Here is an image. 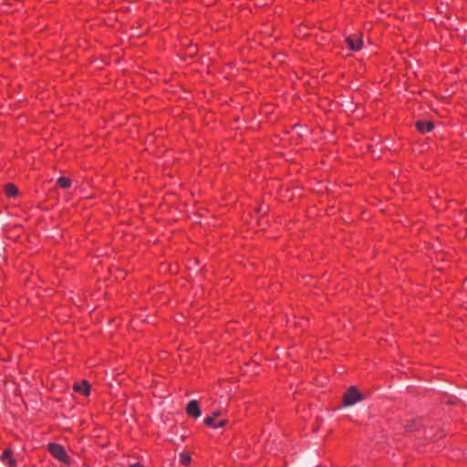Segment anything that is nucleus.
<instances>
[{"label":"nucleus","instance_id":"f257e3e1","mask_svg":"<svg viewBox=\"0 0 467 467\" xmlns=\"http://www.w3.org/2000/svg\"><path fill=\"white\" fill-rule=\"evenodd\" d=\"M364 399L355 387H350L343 397L345 406H352Z\"/></svg>","mask_w":467,"mask_h":467},{"label":"nucleus","instance_id":"f03ea898","mask_svg":"<svg viewBox=\"0 0 467 467\" xmlns=\"http://www.w3.org/2000/svg\"><path fill=\"white\" fill-rule=\"evenodd\" d=\"M48 450H49V452L55 457L57 458L58 461L64 462V463H69V459H68V456L65 451V449L59 445V444H56V443H50L48 444Z\"/></svg>","mask_w":467,"mask_h":467},{"label":"nucleus","instance_id":"7ed1b4c3","mask_svg":"<svg viewBox=\"0 0 467 467\" xmlns=\"http://www.w3.org/2000/svg\"><path fill=\"white\" fill-rule=\"evenodd\" d=\"M348 46L351 50H360L363 46L362 38L359 35H352L347 37Z\"/></svg>","mask_w":467,"mask_h":467},{"label":"nucleus","instance_id":"20e7f679","mask_svg":"<svg viewBox=\"0 0 467 467\" xmlns=\"http://www.w3.org/2000/svg\"><path fill=\"white\" fill-rule=\"evenodd\" d=\"M186 411L190 416L193 418H199L201 416V410L199 409L197 400H191L186 407Z\"/></svg>","mask_w":467,"mask_h":467},{"label":"nucleus","instance_id":"39448f33","mask_svg":"<svg viewBox=\"0 0 467 467\" xmlns=\"http://www.w3.org/2000/svg\"><path fill=\"white\" fill-rule=\"evenodd\" d=\"M418 130L421 133L429 132L433 129V123L431 121L418 120L416 122Z\"/></svg>","mask_w":467,"mask_h":467},{"label":"nucleus","instance_id":"423d86ee","mask_svg":"<svg viewBox=\"0 0 467 467\" xmlns=\"http://www.w3.org/2000/svg\"><path fill=\"white\" fill-rule=\"evenodd\" d=\"M73 389L75 391L82 393L86 396L89 394V385L86 380H82L81 382L74 384Z\"/></svg>","mask_w":467,"mask_h":467},{"label":"nucleus","instance_id":"0eeeda50","mask_svg":"<svg viewBox=\"0 0 467 467\" xmlns=\"http://www.w3.org/2000/svg\"><path fill=\"white\" fill-rule=\"evenodd\" d=\"M12 455V451L11 450L7 449L5 450L3 453H2V456H1V460L4 462L5 460H7L8 461V466L9 467H16V462L15 459H13L11 457Z\"/></svg>","mask_w":467,"mask_h":467},{"label":"nucleus","instance_id":"6e6552de","mask_svg":"<svg viewBox=\"0 0 467 467\" xmlns=\"http://www.w3.org/2000/svg\"><path fill=\"white\" fill-rule=\"evenodd\" d=\"M5 194L9 197L16 196L18 190L14 184H6L5 188Z\"/></svg>","mask_w":467,"mask_h":467},{"label":"nucleus","instance_id":"1a4fd4ad","mask_svg":"<svg viewBox=\"0 0 467 467\" xmlns=\"http://www.w3.org/2000/svg\"><path fill=\"white\" fill-rule=\"evenodd\" d=\"M57 184L63 189H67L71 185V181L68 178L60 177L57 179Z\"/></svg>","mask_w":467,"mask_h":467},{"label":"nucleus","instance_id":"9d476101","mask_svg":"<svg viewBox=\"0 0 467 467\" xmlns=\"http://www.w3.org/2000/svg\"><path fill=\"white\" fill-rule=\"evenodd\" d=\"M180 461L183 465H188L191 462V456L187 452H182L180 454Z\"/></svg>","mask_w":467,"mask_h":467},{"label":"nucleus","instance_id":"9b49d317","mask_svg":"<svg viewBox=\"0 0 467 467\" xmlns=\"http://www.w3.org/2000/svg\"><path fill=\"white\" fill-rule=\"evenodd\" d=\"M215 419L214 417H212V416H209V417H206L204 419V423L208 426H211L213 428H214V425H215Z\"/></svg>","mask_w":467,"mask_h":467},{"label":"nucleus","instance_id":"f8f14e48","mask_svg":"<svg viewBox=\"0 0 467 467\" xmlns=\"http://www.w3.org/2000/svg\"><path fill=\"white\" fill-rule=\"evenodd\" d=\"M226 422V420H220L219 421L215 422L214 428L223 427L225 426Z\"/></svg>","mask_w":467,"mask_h":467},{"label":"nucleus","instance_id":"ddd939ff","mask_svg":"<svg viewBox=\"0 0 467 467\" xmlns=\"http://www.w3.org/2000/svg\"><path fill=\"white\" fill-rule=\"evenodd\" d=\"M220 411H214L212 415V417H214V419H216L219 415H220Z\"/></svg>","mask_w":467,"mask_h":467},{"label":"nucleus","instance_id":"4468645a","mask_svg":"<svg viewBox=\"0 0 467 467\" xmlns=\"http://www.w3.org/2000/svg\"><path fill=\"white\" fill-rule=\"evenodd\" d=\"M130 467H142L140 463L137 462L134 464H130Z\"/></svg>","mask_w":467,"mask_h":467}]
</instances>
